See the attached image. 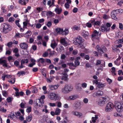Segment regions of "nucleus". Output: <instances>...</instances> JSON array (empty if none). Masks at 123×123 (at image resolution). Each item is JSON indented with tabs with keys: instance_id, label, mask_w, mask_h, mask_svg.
<instances>
[{
	"instance_id": "33",
	"label": "nucleus",
	"mask_w": 123,
	"mask_h": 123,
	"mask_svg": "<svg viewBox=\"0 0 123 123\" xmlns=\"http://www.w3.org/2000/svg\"><path fill=\"white\" fill-rule=\"evenodd\" d=\"M32 119V116L31 115H30L26 118V120L28 122L30 121Z\"/></svg>"
},
{
	"instance_id": "34",
	"label": "nucleus",
	"mask_w": 123,
	"mask_h": 123,
	"mask_svg": "<svg viewBox=\"0 0 123 123\" xmlns=\"http://www.w3.org/2000/svg\"><path fill=\"white\" fill-rule=\"evenodd\" d=\"M69 32V31L68 29H65V30L63 31L62 33V35H67Z\"/></svg>"
},
{
	"instance_id": "9",
	"label": "nucleus",
	"mask_w": 123,
	"mask_h": 123,
	"mask_svg": "<svg viewBox=\"0 0 123 123\" xmlns=\"http://www.w3.org/2000/svg\"><path fill=\"white\" fill-rule=\"evenodd\" d=\"M71 114L79 118L82 117L83 116L82 113L75 111H72L71 112Z\"/></svg>"
},
{
	"instance_id": "60",
	"label": "nucleus",
	"mask_w": 123,
	"mask_h": 123,
	"mask_svg": "<svg viewBox=\"0 0 123 123\" xmlns=\"http://www.w3.org/2000/svg\"><path fill=\"white\" fill-rule=\"evenodd\" d=\"M52 12L50 11L47 12V16H51L52 15Z\"/></svg>"
},
{
	"instance_id": "51",
	"label": "nucleus",
	"mask_w": 123,
	"mask_h": 123,
	"mask_svg": "<svg viewBox=\"0 0 123 123\" xmlns=\"http://www.w3.org/2000/svg\"><path fill=\"white\" fill-rule=\"evenodd\" d=\"M13 89L16 91V92H15L16 96L18 95V92H19L18 89L15 87H14Z\"/></svg>"
},
{
	"instance_id": "19",
	"label": "nucleus",
	"mask_w": 123,
	"mask_h": 123,
	"mask_svg": "<svg viewBox=\"0 0 123 123\" xmlns=\"http://www.w3.org/2000/svg\"><path fill=\"white\" fill-rule=\"evenodd\" d=\"M74 31H79L80 29V27L79 25H74L72 28Z\"/></svg>"
},
{
	"instance_id": "6",
	"label": "nucleus",
	"mask_w": 123,
	"mask_h": 123,
	"mask_svg": "<svg viewBox=\"0 0 123 123\" xmlns=\"http://www.w3.org/2000/svg\"><path fill=\"white\" fill-rule=\"evenodd\" d=\"M48 96L49 99L53 100H57L59 98L58 94H56L55 92H53L51 93L48 95Z\"/></svg>"
},
{
	"instance_id": "38",
	"label": "nucleus",
	"mask_w": 123,
	"mask_h": 123,
	"mask_svg": "<svg viewBox=\"0 0 123 123\" xmlns=\"http://www.w3.org/2000/svg\"><path fill=\"white\" fill-rule=\"evenodd\" d=\"M102 99L105 103L106 102H107L109 101V98L107 96H105V97L102 98Z\"/></svg>"
},
{
	"instance_id": "35",
	"label": "nucleus",
	"mask_w": 123,
	"mask_h": 123,
	"mask_svg": "<svg viewBox=\"0 0 123 123\" xmlns=\"http://www.w3.org/2000/svg\"><path fill=\"white\" fill-rule=\"evenodd\" d=\"M15 78L14 77H12L11 78V79L9 80L8 82L11 84H13L15 82Z\"/></svg>"
},
{
	"instance_id": "36",
	"label": "nucleus",
	"mask_w": 123,
	"mask_h": 123,
	"mask_svg": "<svg viewBox=\"0 0 123 123\" xmlns=\"http://www.w3.org/2000/svg\"><path fill=\"white\" fill-rule=\"evenodd\" d=\"M68 75L67 74H64V76L62 78V80H68Z\"/></svg>"
},
{
	"instance_id": "43",
	"label": "nucleus",
	"mask_w": 123,
	"mask_h": 123,
	"mask_svg": "<svg viewBox=\"0 0 123 123\" xmlns=\"http://www.w3.org/2000/svg\"><path fill=\"white\" fill-rule=\"evenodd\" d=\"M21 62L24 64L25 63H27L28 62V59H22Z\"/></svg>"
},
{
	"instance_id": "62",
	"label": "nucleus",
	"mask_w": 123,
	"mask_h": 123,
	"mask_svg": "<svg viewBox=\"0 0 123 123\" xmlns=\"http://www.w3.org/2000/svg\"><path fill=\"white\" fill-rule=\"evenodd\" d=\"M14 63L16 66H18L19 64V62L18 61H15L14 62Z\"/></svg>"
},
{
	"instance_id": "30",
	"label": "nucleus",
	"mask_w": 123,
	"mask_h": 123,
	"mask_svg": "<svg viewBox=\"0 0 123 123\" xmlns=\"http://www.w3.org/2000/svg\"><path fill=\"white\" fill-rule=\"evenodd\" d=\"M82 32V35L85 37H88L89 35V34L88 32L85 30H83Z\"/></svg>"
},
{
	"instance_id": "49",
	"label": "nucleus",
	"mask_w": 123,
	"mask_h": 123,
	"mask_svg": "<svg viewBox=\"0 0 123 123\" xmlns=\"http://www.w3.org/2000/svg\"><path fill=\"white\" fill-rule=\"evenodd\" d=\"M49 52H47V51L45 52L43 54V56L44 57H46L49 54Z\"/></svg>"
},
{
	"instance_id": "25",
	"label": "nucleus",
	"mask_w": 123,
	"mask_h": 123,
	"mask_svg": "<svg viewBox=\"0 0 123 123\" xmlns=\"http://www.w3.org/2000/svg\"><path fill=\"white\" fill-rule=\"evenodd\" d=\"M67 64L70 67L69 68L70 69H74L75 67H76V66L74 65L73 63H68Z\"/></svg>"
},
{
	"instance_id": "26",
	"label": "nucleus",
	"mask_w": 123,
	"mask_h": 123,
	"mask_svg": "<svg viewBox=\"0 0 123 123\" xmlns=\"http://www.w3.org/2000/svg\"><path fill=\"white\" fill-rule=\"evenodd\" d=\"M12 77L11 75H8L6 74V75L5 74H3L2 75V78L3 80H5V78L6 77L8 78H11Z\"/></svg>"
},
{
	"instance_id": "46",
	"label": "nucleus",
	"mask_w": 123,
	"mask_h": 123,
	"mask_svg": "<svg viewBox=\"0 0 123 123\" xmlns=\"http://www.w3.org/2000/svg\"><path fill=\"white\" fill-rule=\"evenodd\" d=\"M31 32L30 31H28L25 34V35L28 36V37L29 36H31Z\"/></svg>"
},
{
	"instance_id": "18",
	"label": "nucleus",
	"mask_w": 123,
	"mask_h": 123,
	"mask_svg": "<svg viewBox=\"0 0 123 123\" xmlns=\"http://www.w3.org/2000/svg\"><path fill=\"white\" fill-rule=\"evenodd\" d=\"M20 47L23 49H26L28 47L27 44L25 43H23L20 44Z\"/></svg>"
},
{
	"instance_id": "1",
	"label": "nucleus",
	"mask_w": 123,
	"mask_h": 123,
	"mask_svg": "<svg viewBox=\"0 0 123 123\" xmlns=\"http://www.w3.org/2000/svg\"><path fill=\"white\" fill-rule=\"evenodd\" d=\"M1 26L2 28L1 31L3 34H6L11 30V26L8 24H3Z\"/></svg>"
},
{
	"instance_id": "5",
	"label": "nucleus",
	"mask_w": 123,
	"mask_h": 123,
	"mask_svg": "<svg viewBox=\"0 0 123 123\" xmlns=\"http://www.w3.org/2000/svg\"><path fill=\"white\" fill-rule=\"evenodd\" d=\"M112 25V23H107L106 24V26H101L100 30L103 32H108L110 29V27Z\"/></svg>"
},
{
	"instance_id": "2",
	"label": "nucleus",
	"mask_w": 123,
	"mask_h": 123,
	"mask_svg": "<svg viewBox=\"0 0 123 123\" xmlns=\"http://www.w3.org/2000/svg\"><path fill=\"white\" fill-rule=\"evenodd\" d=\"M100 33L99 31H98L97 30H95L93 31L92 35V39L94 41H95L96 42L98 43L99 41V38L98 36L100 35Z\"/></svg>"
},
{
	"instance_id": "48",
	"label": "nucleus",
	"mask_w": 123,
	"mask_h": 123,
	"mask_svg": "<svg viewBox=\"0 0 123 123\" xmlns=\"http://www.w3.org/2000/svg\"><path fill=\"white\" fill-rule=\"evenodd\" d=\"M15 36L16 37L19 38L22 37L23 35V34H21L19 33H18L16 34Z\"/></svg>"
},
{
	"instance_id": "41",
	"label": "nucleus",
	"mask_w": 123,
	"mask_h": 123,
	"mask_svg": "<svg viewBox=\"0 0 123 123\" xmlns=\"http://www.w3.org/2000/svg\"><path fill=\"white\" fill-rule=\"evenodd\" d=\"M2 95L6 97L8 96V93L6 91H2Z\"/></svg>"
},
{
	"instance_id": "58",
	"label": "nucleus",
	"mask_w": 123,
	"mask_h": 123,
	"mask_svg": "<svg viewBox=\"0 0 123 123\" xmlns=\"http://www.w3.org/2000/svg\"><path fill=\"white\" fill-rule=\"evenodd\" d=\"M92 23L93 25H99L100 24V22L99 21H97L94 22V23H93L92 22Z\"/></svg>"
},
{
	"instance_id": "17",
	"label": "nucleus",
	"mask_w": 123,
	"mask_h": 123,
	"mask_svg": "<svg viewBox=\"0 0 123 123\" xmlns=\"http://www.w3.org/2000/svg\"><path fill=\"white\" fill-rule=\"evenodd\" d=\"M78 98V95H72L68 97V100H74L77 98Z\"/></svg>"
},
{
	"instance_id": "14",
	"label": "nucleus",
	"mask_w": 123,
	"mask_h": 123,
	"mask_svg": "<svg viewBox=\"0 0 123 123\" xmlns=\"http://www.w3.org/2000/svg\"><path fill=\"white\" fill-rule=\"evenodd\" d=\"M103 92L101 91H98L96 93H94L92 94V96L94 97H95V96H102L103 95Z\"/></svg>"
},
{
	"instance_id": "10",
	"label": "nucleus",
	"mask_w": 123,
	"mask_h": 123,
	"mask_svg": "<svg viewBox=\"0 0 123 123\" xmlns=\"http://www.w3.org/2000/svg\"><path fill=\"white\" fill-rule=\"evenodd\" d=\"M81 105V103L80 102H77L73 104V108L75 110L80 109V108Z\"/></svg>"
},
{
	"instance_id": "15",
	"label": "nucleus",
	"mask_w": 123,
	"mask_h": 123,
	"mask_svg": "<svg viewBox=\"0 0 123 123\" xmlns=\"http://www.w3.org/2000/svg\"><path fill=\"white\" fill-rule=\"evenodd\" d=\"M44 104L43 100H40V99H38V101L37 103V105L39 107H42L43 106V105Z\"/></svg>"
},
{
	"instance_id": "28",
	"label": "nucleus",
	"mask_w": 123,
	"mask_h": 123,
	"mask_svg": "<svg viewBox=\"0 0 123 123\" xmlns=\"http://www.w3.org/2000/svg\"><path fill=\"white\" fill-rule=\"evenodd\" d=\"M57 45V44L55 41H53L50 44L51 47L54 49Z\"/></svg>"
},
{
	"instance_id": "64",
	"label": "nucleus",
	"mask_w": 123,
	"mask_h": 123,
	"mask_svg": "<svg viewBox=\"0 0 123 123\" xmlns=\"http://www.w3.org/2000/svg\"><path fill=\"white\" fill-rule=\"evenodd\" d=\"M12 43L11 42H10L8 43L7 44V46L9 47H11L12 45Z\"/></svg>"
},
{
	"instance_id": "29",
	"label": "nucleus",
	"mask_w": 123,
	"mask_h": 123,
	"mask_svg": "<svg viewBox=\"0 0 123 123\" xmlns=\"http://www.w3.org/2000/svg\"><path fill=\"white\" fill-rule=\"evenodd\" d=\"M96 102L98 105L101 106H103L105 104L102 99L101 100L99 99Z\"/></svg>"
},
{
	"instance_id": "50",
	"label": "nucleus",
	"mask_w": 123,
	"mask_h": 123,
	"mask_svg": "<svg viewBox=\"0 0 123 123\" xmlns=\"http://www.w3.org/2000/svg\"><path fill=\"white\" fill-rule=\"evenodd\" d=\"M37 13L40 12L41 11H42L43 10V9L42 8L38 7L37 8Z\"/></svg>"
},
{
	"instance_id": "22",
	"label": "nucleus",
	"mask_w": 123,
	"mask_h": 123,
	"mask_svg": "<svg viewBox=\"0 0 123 123\" xmlns=\"http://www.w3.org/2000/svg\"><path fill=\"white\" fill-rule=\"evenodd\" d=\"M55 78V77L53 76H50L49 78H46L47 81L48 83H50L52 81L53 79Z\"/></svg>"
},
{
	"instance_id": "31",
	"label": "nucleus",
	"mask_w": 123,
	"mask_h": 123,
	"mask_svg": "<svg viewBox=\"0 0 123 123\" xmlns=\"http://www.w3.org/2000/svg\"><path fill=\"white\" fill-rule=\"evenodd\" d=\"M61 111V110L59 108H56L55 111V115H60Z\"/></svg>"
},
{
	"instance_id": "21",
	"label": "nucleus",
	"mask_w": 123,
	"mask_h": 123,
	"mask_svg": "<svg viewBox=\"0 0 123 123\" xmlns=\"http://www.w3.org/2000/svg\"><path fill=\"white\" fill-rule=\"evenodd\" d=\"M55 0H50L48 1L47 5L49 6V7H51L52 6H54Z\"/></svg>"
},
{
	"instance_id": "59",
	"label": "nucleus",
	"mask_w": 123,
	"mask_h": 123,
	"mask_svg": "<svg viewBox=\"0 0 123 123\" xmlns=\"http://www.w3.org/2000/svg\"><path fill=\"white\" fill-rule=\"evenodd\" d=\"M116 12L118 13V12L120 13H122L123 12V10L121 9H119L115 10Z\"/></svg>"
},
{
	"instance_id": "53",
	"label": "nucleus",
	"mask_w": 123,
	"mask_h": 123,
	"mask_svg": "<svg viewBox=\"0 0 123 123\" xmlns=\"http://www.w3.org/2000/svg\"><path fill=\"white\" fill-rule=\"evenodd\" d=\"M42 15L44 17L47 16V12L43 11L42 12Z\"/></svg>"
},
{
	"instance_id": "54",
	"label": "nucleus",
	"mask_w": 123,
	"mask_h": 123,
	"mask_svg": "<svg viewBox=\"0 0 123 123\" xmlns=\"http://www.w3.org/2000/svg\"><path fill=\"white\" fill-rule=\"evenodd\" d=\"M41 26V25L40 23L37 24L36 25V27L37 28H40Z\"/></svg>"
},
{
	"instance_id": "56",
	"label": "nucleus",
	"mask_w": 123,
	"mask_h": 123,
	"mask_svg": "<svg viewBox=\"0 0 123 123\" xmlns=\"http://www.w3.org/2000/svg\"><path fill=\"white\" fill-rule=\"evenodd\" d=\"M88 99L87 98H85L83 99V102L84 103L87 104L88 102Z\"/></svg>"
},
{
	"instance_id": "16",
	"label": "nucleus",
	"mask_w": 123,
	"mask_h": 123,
	"mask_svg": "<svg viewBox=\"0 0 123 123\" xmlns=\"http://www.w3.org/2000/svg\"><path fill=\"white\" fill-rule=\"evenodd\" d=\"M60 42L61 44L65 47H66L68 45L67 42L66 41L65 38L61 39L60 40Z\"/></svg>"
},
{
	"instance_id": "8",
	"label": "nucleus",
	"mask_w": 123,
	"mask_h": 123,
	"mask_svg": "<svg viewBox=\"0 0 123 123\" xmlns=\"http://www.w3.org/2000/svg\"><path fill=\"white\" fill-rule=\"evenodd\" d=\"M83 39L80 37H79L76 39L73 43L76 45H78L79 47L81 46L80 44L82 43Z\"/></svg>"
},
{
	"instance_id": "11",
	"label": "nucleus",
	"mask_w": 123,
	"mask_h": 123,
	"mask_svg": "<svg viewBox=\"0 0 123 123\" xmlns=\"http://www.w3.org/2000/svg\"><path fill=\"white\" fill-rule=\"evenodd\" d=\"M105 62L103 60H98L97 61L96 63V65H100L101 66L104 67L105 66Z\"/></svg>"
},
{
	"instance_id": "57",
	"label": "nucleus",
	"mask_w": 123,
	"mask_h": 123,
	"mask_svg": "<svg viewBox=\"0 0 123 123\" xmlns=\"http://www.w3.org/2000/svg\"><path fill=\"white\" fill-rule=\"evenodd\" d=\"M52 24L51 22L49 21L46 24V25L48 27H49L51 26L52 25Z\"/></svg>"
},
{
	"instance_id": "7",
	"label": "nucleus",
	"mask_w": 123,
	"mask_h": 123,
	"mask_svg": "<svg viewBox=\"0 0 123 123\" xmlns=\"http://www.w3.org/2000/svg\"><path fill=\"white\" fill-rule=\"evenodd\" d=\"M114 105L111 102H109L107 104L105 110L106 111L109 112L112 111Z\"/></svg>"
},
{
	"instance_id": "63",
	"label": "nucleus",
	"mask_w": 123,
	"mask_h": 123,
	"mask_svg": "<svg viewBox=\"0 0 123 123\" xmlns=\"http://www.w3.org/2000/svg\"><path fill=\"white\" fill-rule=\"evenodd\" d=\"M14 19L13 18L11 17L9 19L8 21L9 22H12L14 21Z\"/></svg>"
},
{
	"instance_id": "45",
	"label": "nucleus",
	"mask_w": 123,
	"mask_h": 123,
	"mask_svg": "<svg viewBox=\"0 0 123 123\" xmlns=\"http://www.w3.org/2000/svg\"><path fill=\"white\" fill-rule=\"evenodd\" d=\"M25 72L24 71H22L21 72H19L18 73V75H19L18 76H20V75H25Z\"/></svg>"
},
{
	"instance_id": "40",
	"label": "nucleus",
	"mask_w": 123,
	"mask_h": 123,
	"mask_svg": "<svg viewBox=\"0 0 123 123\" xmlns=\"http://www.w3.org/2000/svg\"><path fill=\"white\" fill-rule=\"evenodd\" d=\"M15 115L14 114L11 113L8 116V117L11 119H12L14 117Z\"/></svg>"
},
{
	"instance_id": "55",
	"label": "nucleus",
	"mask_w": 123,
	"mask_h": 123,
	"mask_svg": "<svg viewBox=\"0 0 123 123\" xmlns=\"http://www.w3.org/2000/svg\"><path fill=\"white\" fill-rule=\"evenodd\" d=\"M117 5L120 6H123V0L119 2Z\"/></svg>"
},
{
	"instance_id": "23",
	"label": "nucleus",
	"mask_w": 123,
	"mask_h": 123,
	"mask_svg": "<svg viewBox=\"0 0 123 123\" xmlns=\"http://www.w3.org/2000/svg\"><path fill=\"white\" fill-rule=\"evenodd\" d=\"M55 11L57 14H59L61 13L62 9L61 8H59L57 7L55 9Z\"/></svg>"
},
{
	"instance_id": "61",
	"label": "nucleus",
	"mask_w": 123,
	"mask_h": 123,
	"mask_svg": "<svg viewBox=\"0 0 123 123\" xmlns=\"http://www.w3.org/2000/svg\"><path fill=\"white\" fill-rule=\"evenodd\" d=\"M74 63L76 66H78L80 65V63L79 61L75 60L74 62Z\"/></svg>"
},
{
	"instance_id": "37",
	"label": "nucleus",
	"mask_w": 123,
	"mask_h": 123,
	"mask_svg": "<svg viewBox=\"0 0 123 123\" xmlns=\"http://www.w3.org/2000/svg\"><path fill=\"white\" fill-rule=\"evenodd\" d=\"M98 118V116L97 115H95L94 117H92V121L93 123H95L96 120Z\"/></svg>"
},
{
	"instance_id": "47",
	"label": "nucleus",
	"mask_w": 123,
	"mask_h": 123,
	"mask_svg": "<svg viewBox=\"0 0 123 123\" xmlns=\"http://www.w3.org/2000/svg\"><path fill=\"white\" fill-rule=\"evenodd\" d=\"M57 104V106L59 108H61L62 107V104L60 102H58L56 103Z\"/></svg>"
},
{
	"instance_id": "52",
	"label": "nucleus",
	"mask_w": 123,
	"mask_h": 123,
	"mask_svg": "<svg viewBox=\"0 0 123 123\" xmlns=\"http://www.w3.org/2000/svg\"><path fill=\"white\" fill-rule=\"evenodd\" d=\"M49 105L51 107H54L55 106H56V103H49Z\"/></svg>"
},
{
	"instance_id": "44",
	"label": "nucleus",
	"mask_w": 123,
	"mask_h": 123,
	"mask_svg": "<svg viewBox=\"0 0 123 123\" xmlns=\"http://www.w3.org/2000/svg\"><path fill=\"white\" fill-rule=\"evenodd\" d=\"M116 43H123V38L122 39H120L116 41Z\"/></svg>"
},
{
	"instance_id": "20",
	"label": "nucleus",
	"mask_w": 123,
	"mask_h": 123,
	"mask_svg": "<svg viewBox=\"0 0 123 123\" xmlns=\"http://www.w3.org/2000/svg\"><path fill=\"white\" fill-rule=\"evenodd\" d=\"M63 31V29L60 28H57L55 29V31L57 33L59 34H62Z\"/></svg>"
},
{
	"instance_id": "32",
	"label": "nucleus",
	"mask_w": 123,
	"mask_h": 123,
	"mask_svg": "<svg viewBox=\"0 0 123 123\" xmlns=\"http://www.w3.org/2000/svg\"><path fill=\"white\" fill-rule=\"evenodd\" d=\"M45 61V60L44 59L42 58H40L37 60V62L39 63H41L43 64Z\"/></svg>"
},
{
	"instance_id": "24",
	"label": "nucleus",
	"mask_w": 123,
	"mask_h": 123,
	"mask_svg": "<svg viewBox=\"0 0 123 123\" xmlns=\"http://www.w3.org/2000/svg\"><path fill=\"white\" fill-rule=\"evenodd\" d=\"M106 84L105 83L103 84L101 82H99L97 86V87L98 88H104L106 85Z\"/></svg>"
},
{
	"instance_id": "39",
	"label": "nucleus",
	"mask_w": 123,
	"mask_h": 123,
	"mask_svg": "<svg viewBox=\"0 0 123 123\" xmlns=\"http://www.w3.org/2000/svg\"><path fill=\"white\" fill-rule=\"evenodd\" d=\"M31 92L33 93H36L37 92V88L35 87H33L32 88Z\"/></svg>"
},
{
	"instance_id": "12",
	"label": "nucleus",
	"mask_w": 123,
	"mask_h": 123,
	"mask_svg": "<svg viewBox=\"0 0 123 123\" xmlns=\"http://www.w3.org/2000/svg\"><path fill=\"white\" fill-rule=\"evenodd\" d=\"M118 13L116 12L115 10H113L111 12V17L112 19L116 20L117 18L116 16Z\"/></svg>"
},
{
	"instance_id": "4",
	"label": "nucleus",
	"mask_w": 123,
	"mask_h": 123,
	"mask_svg": "<svg viewBox=\"0 0 123 123\" xmlns=\"http://www.w3.org/2000/svg\"><path fill=\"white\" fill-rule=\"evenodd\" d=\"M115 107L117 111L119 112H122L123 111V104L117 101L114 103Z\"/></svg>"
},
{
	"instance_id": "27",
	"label": "nucleus",
	"mask_w": 123,
	"mask_h": 123,
	"mask_svg": "<svg viewBox=\"0 0 123 123\" xmlns=\"http://www.w3.org/2000/svg\"><path fill=\"white\" fill-rule=\"evenodd\" d=\"M29 0H19V2L22 5H25Z\"/></svg>"
},
{
	"instance_id": "13",
	"label": "nucleus",
	"mask_w": 123,
	"mask_h": 123,
	"mask_svg": "<svg viewBox=\"0 0 123 123\" xmlns=\"http://www.w3.org/2000/svg\"><path fill=\"white\" fill-rule=\"evenodd\" d=\"M59 87V86L58 85H50L49 86V89L50 90L52 91L57 89Z\"/></svg>"
},
{
	"instance_id": "42",
	"label": "nucleus",
	"mask_w": 123,
	"mask_h": 123,
	"mask_svg": "<svg viewBox=\"0 0 123 123\" xmlns=\"http://www.w3.org/2000/svg\"><path fill=\"white\" fill-rule=\"evenodd\" d=\"M26 111L28 113H29L31 111V107L28 106L27 107L26 110Z\"/></svg>"
},
{
	"instance_id": "3",
	"label": "nucleus",
	"mask_w": 123,
	"mask_h": 123,
	"mask_svg": "<svg viewBox=\"0 0 123 123\" xmlns=\"http://www.w3.org/2000/svg\"><path fill=\"white\" fill-rule=\"evenodd\" d=\"M73 89V86L70 85L66 84L64 87L62 88L61 91L62 92L64 93H68Z\"/></svg>"
}]
</instances>
